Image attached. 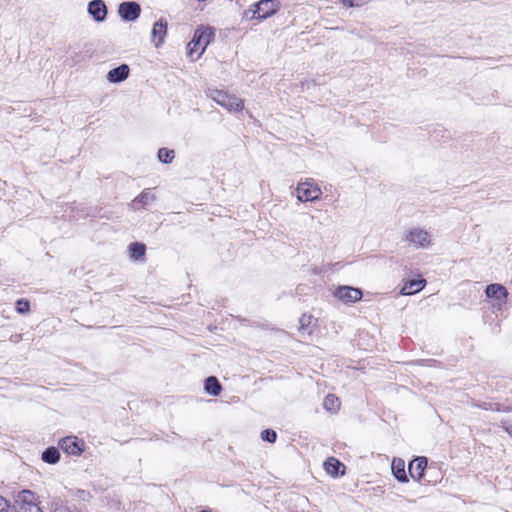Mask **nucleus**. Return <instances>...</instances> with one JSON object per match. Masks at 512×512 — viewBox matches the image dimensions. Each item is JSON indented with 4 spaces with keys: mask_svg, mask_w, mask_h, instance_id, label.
I'll return each instance as SVG.
<instances>
[{
    "mask_svg": "<svg viewBox=\"0 0 512 512\" xmlns=\"http://www.w3.org/2000/svg\"><path fill=\"white\" fill-rule=\"evenodd\" d=\"M253 17L257 19H266L277 12L279 9L278 0H260L254 5Z\"/></svg>",
    "mask_w": 512,
    "mask_h": 512,
    "instance_id": "obj_7",
    "label": "nucleus"
},
{
    "mask_svg": "<svg viewBox=\"0 0 512 512\" xmlns=\"http://www.w3.org/2000/svg\"><path fill=\"white\" fill-rule=\"evenodd\" d=\"M324 467L328 474L336 476L339 472V469L341 467L344 468V465L337 459L331 457L324 463Z\"/></svg>",
    "mask_w": 512,
    "mask_h": 512,
    "instance_id": "obj_19",
    "label": "nucleus"
},
{
    "mask_svg": "<svg viewBox=\"0 0 512 512\" xmlns=\"http://www.w3.org/2000/svg\"><path fill=\"white\" fill-rule=\"evenodd\" d=\"M145 251H146V247L142 243L136 242V243H131L129 245L130 256L134 259H139L142 256H144Z\"/></svg>",
    "mask_w": 512,
    "mask_h": 512,
    "instance_id": "obj_21",
    "label": "nucleus"
},
{
    "mask_svg": "<svg viewBox=\"0 0 512 512\" xmlns=\"http://www.w3.org/2000/svg\"><path fill=\"white\" fill-rule=\"evenodd\" d=\"M205 391L210 395H218L222 389L218 379L214 376H210L205 381Z\"/></svg>",
    "mask_w": 512,
    "mask_h": 512,
    "instance_id": "obj_17",
    "label": "nucleus"
},
{
    "mask_svg": "<svg viewBox=\"0 0 512 512\" xmlns=\"http://www.w3.org/2000/svg\"><path fill=\"white\" fill-rule=\"evenodd\" d=\"M323 407L327 411L335 412L340 407V401L335 395L328 394L324 399Z\"/></svg>",
    "mask_w": 512,
    "mask_h": 512,
    "instance_id": "obj_20",
    "label": "nucleus"
},
{
    "mask_svg": "<svg viewBox=\"0 0 512 512\" xmlns=\"http://www.w3.org/2000/svg\"><path fill=\"white\" fill-rule=\"evenodd\" d=\"M403 240L416 249H424L430 246L431 236L428 231L414 227L406 231Z\"/></svg>",
    "mask_w": 512,
    "mask_h": 512,
    "instance_id": "obj_3",
    "label": "nucleus"
},
{
    "mask_svg": "<svg viewBox=\"0 0 512 512\" xmlns=\"http://www.w3.org/2000/svg\"><path fill=\"white\" fill-rule=\"evenodd\" d=\"M156 199L155 194L150 189H144L140 195L135 197L130 203V207L134 210L145 208L153 203Z\"/></svg>",
    "mask_w": 512,
    "mask_h": 512,
    "instance_id": "obj_11",
    "label": "nucleus"
},
{
    "mask_svg": "<svg viewBox=\"0 0 512 512\" xmlns=\"http://www.w3.org/2000/svg\"><path fill=\"white\" fill-rule=\"evenodd\" d=\"M118 13L124 21H135L140 16L141 7L136 2H123L119 5Z\"/></svg>",
    "mask_w": 512,
    "mask_h": 512,
    "instance_id": "obj_8",
    "label": "nucleus"
},
{
    "mask_svg": "<svg viewBox=\"0 0 512 512\" xmlns=\"http://www.w3.org/2000/svg\"><path fill=\"white\" fill-rule=\"evenodd\" d=\"M392 473L400 482H407L408 478L405 472V462L401 458H394L391 464Z\"/></svg>",
    "mask_w": 512,
    "mask_h": 512,
    "instance_id": "obj_15",
    "label": "nucleus"
},
{
    "mask_svg": "<svg viewBox=\"0 0 512 512\" xmlns=\"http://www.w3.org/2000/svg\"><path fill=\"white\" fill-rule=\"evenodd\" d=\"M345 6L354 7L360 6L363 3V0H341Z\"/></svg>",
    "mask_w": 512,
    "mask_h": 512,
    "instance_id": "obj_28",
    "label": "nucleus"
},
{
    "mask_svg": "<svg viewBox=\"0 0 512 512\" xmlns=\"http://www.w3.org/2000/svg\"><path fill=\"white\" fill-rule=\"evenodd\" d=\"M213 36L214 32L209 27L197 29L192 40L187 45L188 57L192 61L198 60L212 40Z\"/></svg>",
    "mask_w": 512,
    "mask_h": 512,
    "instance_id": "obj_1",
    "label": "nucleus"
},
{
    "mask_svg": "<svg viewBox=\"0 0 512 512\" xmlns=\"http://www.w3.org/2000/svg\"><path fill=\"white\" fill-rule=\"evenodd\" d=\"M476 406L481 408V409H484V410L492 409L487 403H482V404H479V405H476Z\"/></svg>",
    "mask_w": 512,
    "mask_h": 512,
    "instance_id": "obj_31",
    "label": "nucleus"
},
{
    "mask_svg": "<svg viewBox=\"0 0 512 512\" xmlns=\"http://www.w3.org/2000/svg\"><path fill=\"white\" fill-rule=\"evenodd\" d=\"M59 512H71L69 509H61Z\"/></svg>",
    "mask_w": 512,
    "mask_h": 512,
    "instance_id": "obj_32",
    "label": "nucleus"
},
{
    "mask_svg": "<svg viewBox=\"0 0 512 512\" xmlns=\"http://www.w3.org/2000/svg\"><path fill=\"white\" fill-rule=\"evenodd\" d=\"M485 295L492 300V306L501 310L507 303L508 291L498 283L490 284L485 289Z\"/></svg>",
    "mask_w": 512,
    "mask_h": 512,
    "instance_id": "obj_5",
    "label": "nucleus"
},
{
    "mask_svg": "<svg viewBox=\"0 0 512 512\" xmlns=\"http://www.w3.org/2000/svg\"><path fill=\"white\" fill-rule=\"evenodd\" d=\"M333 296L344 304H352L361 300L363 294L358 288L351 286H340L334 292Z\"/></svg>",
    "mask_w": 512,
    "mask_h": 512,
    "instance_id": "obj_6",
    "label": "nucleus"
},
{
    "mask_svg": "<svg viewBox=\"0 0 512 512\" xmlns=\"http://www.w3.org/2000/svg\"><path fill=\"white\" fill-rule=\"evenodd\" d=\"M30 310L29 301L26 299H19L16 302V311L20 314L28 313Z\"/></svg>",
    "mask_w": 512,
    "mask_h": 512,
    "instance_id": "obj_24",
    "label": "nucleus"
},
{
    "mask_svg": "<svg viewBox=\"0 0 512 512\" xmlns=\"http://www.w3.org/2000/svg\"><path fill=\"white\" fill-rule=\"evenodd\" d=\"M175 157L174 150H170L167 148H161L158 151V159L163 163H170Z\"/></svg>",
    "mask_w": 512,
    "mask_h": 512,
    "instance_id": "obj_23",
    "label": "nucleus"
},
{
    "mask_svg": "<svg viewBox=\"0 0 512 512\" xmlns=\"http://www.w3.org/2000/svg\"><path fill=\"white\" fill-rule=\"evenodd\" d=\"M42 460L48 464H55L60 459V453L57 448L49 447L42 453Z\"/></svg>",
    "mask_w": 512,
    "mask_h": 512,
    "instance_id": "obj_18",
    "label": "nucleus"
},
{
    "mask_svg": "<svg viewBox=\"0 0 512 512\" xmlns=\"http://www.w3.org/2000/svg\"><path fill=\"white\" fill-rule=\"evenodd\" d=\"M277 434L274 430L266 429L261 432V438L264 441H268L270 443H274L276 440Z\"/></svg>",
    "mask_w": 512,
    "mask_h": 512,
    "instance_id": "obj_25",
    "label": "nucleus"
},
{
    "mask_svg": "<svg viewBox=\"0 0 512 512\" xmlns=\"http://www.w3.org/2000/svg\"><path fill=\"white\" fill-rule=\"evenodd\" d=\"M88 12L97 22L105 20L107 15V8L102 0H93L88 5Z\"/></svg>",
    "mask_w": 512,
    "mask_h": 512,
    "instance_id": "obj_12",
    "label": "nucleus"
},
{
    "mask_svg": "<svg viewBox=\"0 0 512 512\" xmlns=\"http://www.w3.org/2000/svg\"><path fill=\"white\" fill-rule=\"evenodd\" d=\"M17 512H42L37 496L30 490H22L14 497Z\"/></svg>",
    "mask_w": 512,
    "mask_h": 512,
    "instance_id": "obj_2",
    "label": "nucleus"
},
{
    "mask_svg": "<svg viewBox=\"0 0 512 512\" xmlns=\"http://www.w3.org/2000/svg\"><path fill=\"white\" fill-rule=\"evenodd\" d=\"M297 198L301 202L315 201L318 200L322 191L312 179H308L304 182H300L296 188Z\"/></svg>",
    "mask_w": 512,
    "mask_h": 512,
    "instance_id": "obj_4",
    "label": "nucleus"
},
{
    "mask_svg": "<svg viewBox=\"0 0 512 512\" xmlns=\"http://www.w3.org/2000/svg\"><path fill=\"white\" fill-rule=\"evenodd\" d=\"M83 445L84 443L74 436L62 438L59 441L60 448L70 455H80L83 451Z\"/></svg>",
    "mask_w": 512,
    "mask_h": 512,
    "instance_id": "obj_9",
    "label": "nucleus"
},
{
    "mask_svg": "<svg viewBox=\"0 0 512 512\" xmlns=\"http://www.w3.org/2000/svg\"><path fill=\"white\" fill-rule=\"evenodd\" d=\"M226 109L230 111H240L243 108V101L235 96H226Z\"/></svg>",
    "mask_w": 512,
    "mask_h": 512,
    "instance_id": "obj_22",
    "label": "nucleus"
},
{
    "mask_svg": "<svg viewBox=\"0 0 512 512\" xmlns=\"http://www.w3.org/2000/svg\"><path fill=\"white\" fill-rule=\"evenodd\" d=\"M426 281L424 279H415L411 280L404 284L401 289V294L403 295H412L424 288Z\"/></svg>",
    "mask_w": 512,
    "mask_h": 512,
    "instance_id": "obj_16",
    "label": "nucleus"
},
{
    "mask_svg": "<svg viewBox=\"0 0 512 512\" xmlns=\"http://www.w3.org/2000/svg\"><path fill=\"white\" fill-rule=\"evenodd\" d=\"M210 96L212 99L221 106H224V93L220 90H211Z\"/></svg>",
    "mask_w": 512,
    "mask_h": 512,
    "instance_id": "obj_26",
    "label": "nucleus"
},
{
    "mask_svg": "<svg viewBox=\"0 0 512 512\" xmlns=\"http://www.w3.org/2000/svg\"><path fill=\"white\" fill-rule=\"evenodd\" d=\"M503 428L512 437V423L503 424Z\"/></svg>",
    "mask_w": 512,
    "mask_h": 512,
    "instance_id": "obj_30",
    "label": "nucleus"
},
{
    "mask_svg": "<svg viewBox=\"0 0 512 512\" xmlns=\"http://www.w3.org/2000/svg\"><path fill=\"white\" fill-rule=\"evenodd\" d=\"M130 68L127 64H121L120 66L111 69L107 74V80L110 83H120L126 80L129 76Z\"/></svg>",
    "mask_w": 512,
    "mask_h": 512,
    "instance_id": "obj_14",
    "label": "nucleus"
},
{
    "mask_svg": "<svg viewBox=\"0 0 512 512\" xmlns=\"http://www.w3.org/2000/svg\"><path fill=\"white\" fill-rule=\"evenodd\" d=\"M427 467V459L425 457H418L409 464L410 476L415 481H420L424 476V470Z\"/></svg>",
    "mask_w": 512,
    "mask_h": 512,
    "instance_id": "obj_13",
    "label": "nucleus"
},
{
    "mask_svg": "<svg viewBox=\"0 0 512 512\" xmlns=\"http://www.w3.org/2000/svg\"><path fill=\"white\" fill-rule=\"evenodd\" d=\"M10 508L9 502L0 496V512H8Z\"/></svg>",
    "mask_w": 512,
    "mask_h": 512,
    "instance_id": "obj_27",
    "label": "nucleus"
},
{
    "mask_svg": "<svg viewBox=\"0 0 512 512\" xmlns=\"http://www.w3.org/2000/svg\"><path fill=\"white\" fill-rule=\"evenodd\" d=\"M310 320H311V316L303 315L302 318L300 319L301 328H303L304 325H306V323H309Z\"/></svg>",
    "mask_w": 512,
    "mask_h": 512,
    "instance_id": "obj_29",
    "label": "nucleus"
},
{
    "mask_svg": "<svg viewBox=\"0 0 512 512\" xmlns=\"http://www.w3.org/2000/svg\"><path fill=\"white\" fill-rule=\"evenodd\" d=\"M168 22L161 18L153 24L151 37L152 42L156 47H159L163 44L165 37L167 35Z\"/></svg>",
    "mask_w": 512,
    "mask_h": 512,
    "instance_id": "obj_10",
    "label": "nucleus"
}]
</instances>
